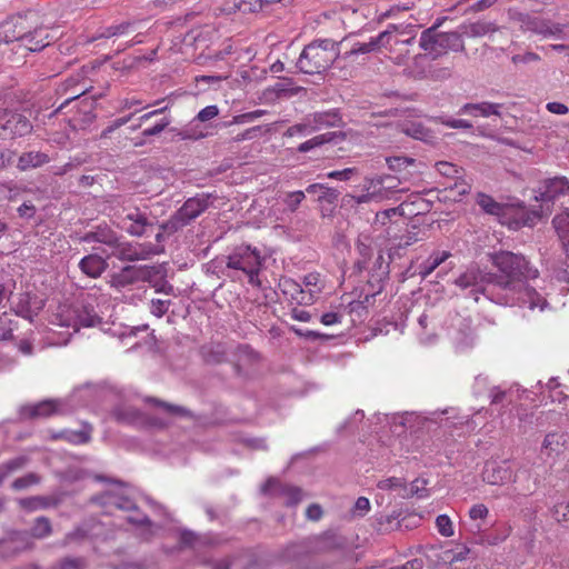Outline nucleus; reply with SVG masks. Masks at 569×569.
<instances>
[{
  "label": "nucleus",
  "instance_id": "nucleus-4",
  "mask_svg": "<svg viewBox=\"0 0 569 569\" xmlns=\"http://www.w3.org/2000/svg\"><path fill=\"white\" fill-rule=\"evenodd\" d=\"M263 258L260 251L249 244H241L233 249L227 258V267L241 271L248 282L253 287H261L259 272L261 270Z\"/></svg>",
  "mask_w": 569,
  "mask_h": 569
},
{
  "label": "nucleus",
  "instance_id": "nucleus-34",
  "mask_svg": "<svg viewBox=\"0 0 569 569\" xmlns=\"http://www.w3.org/2000/svg\"><path fill=\"white\" fill-rule=\"evenodd\" d=\"M179 136L184 140H198L207 137L208 131L200 124V121L194 118L180 130Z\"/></svg>",
  "mask_w": 569,
  "mask_h": 569
},
{
  "label": "nucleus",
  "instance_id": "nucleus-41",
  "mask_svg": "<svg viewBox=\"0 0 569 569\" xmlns=\"http://www.w3.org/2000/svg\"><path fill=\"white\" fill-rule=\"evenodd\" d=\"M52 532L51 522L47 517H39L32 526L30 538L44 539Z\"/></svg>",
  "mask_w": 569,
  "mask_h": 569
},
{
  "label": "nucleus",
  "instance_id": "nucleus-5",
  "mask_svg": "<svg viewBox=\"0 0 569 569\" xmlns=\"http://www.w3.org/2000/svg\"><path fill=\"white\" fill-rule=\"evenodd\" d=\"M437 28L438 26H433L421 32L419 46L423 51L436 59L448 50L463 49V42L458 32H438Z\"/></svg>",
  "mask_w": 569,
  "mask_h": 569
},
{
  "label": "nucleus",
  "instance_id": "nucleus-35",
  "mask_svg": "<svg viewBox=\"0 0 569 569\" xmlns=\"http://www.w3.org/2000/svg\"><path fill=\"white\" fill-rule=\"evenodd\" d=\"M450 257L448 251L437 252L431 254L423 263L420 266V274L422 277H428L431 274L442 262H445Z\"/></svg>",
  "mask_w": 569,
  "mask_h": 569
},
{
  "label": "nucleus",
  "instance_id": "nucleus-47",
  "mask_svg": "<svg viewBox=\"0 0 569 569\" xmlns=\"http://www.w3.org/2000/svg\"><path fill=\"white\" fill-rule=\"evenodd\" d=\"M130 27H131V23H129V22L107 27L102 32H100L99 34L93 37L91 40H97L99 38H111L114 36L126 34L128 32V30L130 29Z\"/></svg>",
  "mask_w": 569,
  "mask_h": 569
},
{
  "label": "nucleus",
  "instance_id": "nucleus-38",
  "mask_svg": "<svg viewBox=\"0 0 569 569\" xmlns=\"http://www.w3.org/2000/svg\"><path fill=\"white\" fill-rule=\"evenodd\" d=\"M477 203L487 213L492 216H500L503 211V206L497 202L492 197L479 193L477 197Z\"/></svg>",
  "mask_w": 569,
  "mask_h": 569
},
{
  "label": "nucleus",
  "instance_id": "nucleus-26",
  "mask_svg": "<svg viewBox=\"0 0 569 569\" xmlns=\"http://www.w3.org/2000/svg\"><path fill=\"white\" fill-rule=\"evenodd\" d=\"M389 33H379L377 37H372L368 42H357L352 46L350 51L346 52L347 57L356 54H366L378 49L388 42Z\"/></svg>",
  "mask_w": 569,
  "mask_h": 569
},
{
  "label": "nucleus",
  "instance_id": "nucleus-52",
  "mask_svg": "<svg viewBox=\"0 0 569 569\" xmlns=\"http://www.w3.org/2000/svg\"><path fill=\"white\" fill-rule=\"evenodd\" d=\"M87 563L83 558H66L57 562L51 569H86Z\"/></svg>",
  "mask_w": 569,
  "mask_h": 569
},
{
  "label": "nucleus",
  "instance_id": "nucleus-19",
  "mask_svg": "<svg viewBox=\"0 0 569 569\" xmlns=\"http://www.w3.org/2000/svg\"><path fill=\"white\" fill-rule=\"evenodd\" d=\"M569 449V435L566 432L548 433L541 446V455L556 459Z\"/></svg>",
  "mask_w": 569,
  "mask_h": 569
},
{
  "label": "nucleus",
  "instance_id": "nucleus-25",
  "mask_svg": "<svg viewBox=\"0 0 569 569\" xmlns=\"http://www.w3.org/2000/svg\"><path fill=\"white\" fill-rule=\"evenodd\" d=\"M307 117L312 127H315V132L326 128L339 127L341 122L337 111L315 112Z\"/></svg>",
  "mask_w": 569,
  "mask_h": 569
},
{
  "label": "nucleus",
  "instance_id": "nucleus-16",
  "mask_svg": "<svg viewBox=\"0 0 569 569\" xmlns=\"http://www.w3.org/2000/svg\"><path fill=\"white\" fill-rule=\"evenodd\" d=\"M417 26L412 23H390L381 33H389L388 42L381 48L388 49L390 53H395V46L412 44L417 36Z\"/></svg>",
  "mask_w": 569,
  "mask_h": 569
},
{
  "label": "nucleus",
  "instance_id": "nucleus-61",
  "mask_svg": "<svg viewBox=\"0 0 569 569\" xmlns=\"http://www.w3.org/2000/svg\"><path fill=\"white\" fill-rule=\"evenodd\" d=\"M511 61L515 64H519V63L528 64V63L540 61V57L535 52L528 51L522 54L512 56Z\"/></svg>",
  "mask_w": 569,
  "mask_h": 569
},
{
  "label": "nucleus",
  "instance_id": "nucleus-48",
  "mask_svg": "<svg viewBox=\"0 0 569 569\" xmlns=\"http://www.w3.org/2000/svg\"><path fill=\"white\" fill-rule=\"evenodd\" d=\"M436 527H437L438 532L442 537L449 538V537H452L455 533L453 523H452L451 519L449 518V516H447V515H439L436 518Z\"/></svg>",
  "mask_w": 569,
  "mask_h": 569
},
{
  "label": "nucleus",
  "instance_id": "nucleus-32",
  "mask_svg": "<svg viewBox=\"0 0 569 569\" xmlns=\"http://www.w3.org/2000/svg\"><path fill=\"white\" fill-rule=\"evenodd\" d=\"M283 292L286 295H289L292 300H296L298 303H309L311 301V293L308 296L306 292L301 289L300 284L297 283L293 280L287 279L282 283Z\"/></svg>",
  "mask_w": 569,
  "mask_h": 569
},
{
  "label": "nucleus",
  "instance_id": "nucleus-37",
  "mask_svg": "<svg viewBox=\"0 0 569 569\" xmlns=\"http://www.w3.org/2000/svg\"><path fill=\"white\" fill-rule=\"evenodd\" d=\"M552 223L561 238L563 246L569 247V210L556 216Z\"/></svg>",
  "mask_w": 569,
  "mask_h": 569
},
{
  "label": "nucleus",
  "instance_id": "nucleus-40",
  "mask_svg": "<svg viewBox=\"0 0 569 569\" xmlns=\"http://www.w3.org/2000/svg\"><path fill=\"white\" fill-rule=\"evenodd\" d=\"M28 462V459L23 456L13 458L0 466V485L11 473L22 469Z\"/></svg>",
  "mask_w": 569,
  "mask_h": 569
},
{
  "label": "nucleus",
  "instance_id": "nucleus-58",
  "mask_svg": "<svg viewBox=\"0 0 569 569\" xmlns=\"http://www.w3.org/2000/svg\"><path fill=\"white\" fill-rule=\"evenodd\" d=\"M396 191L391 187H383V183L381 186L376 187L375 190L371 191V194L373 196L375 202H380L383 200L391 199V196Z\"/></svg>",
  "mask_w": 569,
  "mask_h": 569
},
{
  "label": "nucleus",
  "instance_id": "nucleus-51",
  "mask_svg": "<svg viewBox=\"0 0 569 569\" xmlns=\"http://www.w3.org/2000/svg\"><path fill=\"white\" fill-rule=\"evenodd\" d=\"M551 516L555 520L566 526L569 525V503H557L551 510Z\"/></svg>",
  "mask_w": 569,
  "mask_h": 569
},
{
  "label": "nucleus",
  "instance_id": "nucleus-14",
  "mask_svg": "<svg viewBox=\"0 0 569 569\" xmlns=\"http://www.w3.org/2000/svg\"><path fill=\"white\" fill-rule=\"evenodd\" d=\"M146 401L152 403L159 411V415H152L147 418L151 427L166 428L171 423L172 418L190 416V411L181 406L172 405L157 398H147Z\"/></svg>",
  "mask_w": 569,
  "mask_h": 569
},
{
  "label": "nucleus",
  "instance_id": "nucleus-13",
  "mask_svg": "<svg viewBox=\"0 0 569 569\" xmlns=\"http://www.w3.org/2000/svg\"><path fill=\"white\" fill-rule=\"evenodd\" d=\"M160 251L157 250L151 243H132L127 241H117V244L112 248L109 257H116L122 261H138L147 260Z\"/></svg>",
  "mask_w": 569,
  "mask_h": 569
},
{
  "label": "nucleus",
  "instance_id": "nucleus-50",
  "mask_svg": "<svg viewBox=\"0 0 569 569\" xmlns=\"http://www.w3.org/2000/svg\"><path fill=\"white\" fill-rule=\"evenodd\" d=\"M40 481V478L38 475L30 472L23 477L17 478L11 487L14 490H23L29 488L30 486L37 485Z\"/></svg>",
  "mask_w": 569,
  "mask_h": 569
},
{
  "label": "nucleus",
  "instance_id": "nucleus-8",
  "mask_svg": "<svg viewBox=\"0 0 569 569\" xmlns=\"http://www.w3.org/2000/svg\"><path fill=\"white\" fill-rule=\"evenodd\" d=\"M97 500L106 508L114 507L119 510L133 511L134 515L127 518L128 522L132 525L142 526L150 523L149 518L137 510L134 502L120 488L104 492Z\"/></svg>",
  "mask_w": 569,
  "mask_h": 569
},
{
  "label": "nucleus",
  "instance_id": "nucleus-63",
  "mask_svg": "<svg viewBox=\"0 0 569 569\" xmlns=\"http://www.w3.org/2000/svg\"><path fill=\"white\" fill-rule=\"evenodd\" d=\"M427 480L425 479H416L411 482V487H410V492L412 495H416L418 497H426L428 496V492H427Z\"/></svg>",
  "mask_w": 569,
  "mask_h": 569
},
{
  "label": "nucleus",
  "instance_id": "nucleus-42",
  "mask_svg": "<svg viewBox=\"0 0 569 569\" xmlns=\"http://www.w3.org/2000/svg\"><path fill=\"white\" fill-rule=\"evenodd\" d=\"M387 166L390 170L401 172L415 164L416 159L406 156H393L386 158Z\"/></svg>",
  "mask_w": 569,
  "mask_h": 569
},
{
  "label": "nucleus",
  "instance_id": "nucleus-36",
  "mask_svg": "<svg viewBox=\"0 0 569 569\" xmlns=\"http://www.w3.org/2000/svg\"><path fill=\"white\" fill-rule=\"evenodd\" d=\"M400 131L417 140L431 138L430 131L419 122H406L400 126Z\"/></svg>",
  "mask_w": 569,
  "mask_h": 569
},
{
  "label": "nucleus",
  "instance_id": "nucleus-6",
  "mask_svg": "<svg viewBox=\"0 0 569 569\" xmlns=\"http://www.w3.org/2000/svg\"><path fill=\"white\" fill-rule=\"evenodd\" d=\"M210 206L209 194H197L196 197L189 198L180 209H178L169 220L161 224L163 231L171 234L181 228L188 226L191 221L198 218Z\"/></svg>",
  "mask_w": 569,
  "mask_h": 569
},
{
  "label": "nucleus",
  "instance_id": "nucleus-31",
  "mask_svg": "<svg viewBox=\"0 0 569 569\" xmlns=\"http://www.w3.org/2000/svg\"><path fill=\"white\" fill-rule=\"evenodd\" d=\"M299 91V88H293V81L290 78H283L276 84L266 89L264 94H273L276 98L282 96H293Z\"/></svg>",
  "mask_w": 569,
  "mask_h": 569
},
{
  "label": "nucleus",
  "instance_id": "nucleus-9",
  "mask_svg": "<svg viewBox=\"0 0 569 569\" xmlns=\"http://www.w3.org/2000/svg\"><path fill=\"white\" fill-rule=\"evenodd\" d=\"M59 316L60 325L72 328L74 331H78L81 327H94L101 321L93 307L89 305H78L62 309Z\"/></svg>",
  "mask_w": 569,
  "mask_h": 569
},
{
  "label": "nucleus",
  "instance_id": "nucleus-22",
  "mask_svg": "<svg viewBox=\"0 0 569 569\" xmlns=\"http://www.w3.org/2000/svg\"><path fill=\"white\" fill-rule=\"evenodd\" d=\"M263 493H281L288 497L289 503H297L302 499V491L297 487L282 486L277 479L270 478L261 488Z\"/></svg>",
  "mask_w": 569,
  "mask_h": 569
},
{
  "label": "nucleus",
  "instance_id": "nucleus-28",
  "mask_svg": "<svg viewBox=\"0 0 569 569\" xmlns=\"http://www.w3.org/2000/svg\"><path fill=\"white\" fill-rule=\"evenodd\" d=\"M49 162V157L40 151L24 152L19 157L18 168L22 171L40 167Z\"/></svg>",
  "mask_w": 569,
  "mask_h": 569
},
{
  "label": "nucleus",
  "instance_id": "nucleus-1",
  "mask_svg": "<svg viewBox=\"0 0 569 569\" xmlns=\"http://www.w3.org/2000/svg\"><path fill=\"white\" fill-rule=\"evenodd\" d=\"M490 261L499 271V274L492 273L493 283L488 286L491 301L501 306L528 307L531 310L545 309L546 299L527 284L528 280L538 278L539 271L530 266L525 256L500 250L490 253Z\"/></svg>",
  "mask_w": 569,
  "mask_h": 569
},
{
  "label": "nucleus",
  "instance_id": "nucleus-24",
  "mask_svg": "<svg viewBox=\"0 0 569 569\" xmlns=\"http://www.w3.org/2000/svg\"><path fill=\"white\" fill-rule=\"evenodd\" d=\"M500 108L501 104L488 101L466 103L460 108L459 113L488 118L490 116H500Z\"/></svg>",
  "mask_w": 569,
  "mask_h": 569
},
{
  "label": "nucleus",
  "instance_id": "nucleus-20",
  "mask_svg": "<svg viewBox=\"0 0 569 569\" xmlns=\"http://www.w3.org/2000/svg\"><path fill=\"white\" fill-rule=\"evenodd\" d=\"M569 191V181L565 177H556L548 179L543 182L538 194L535 196L536 200L550 202L561 194Z\"/></svg>",
  "mask_w": 569,
  "mask_h": 569
},
{
  "label": "nucleus",
  "instance_id": "nucleus-12",
  "mask_svg": "<svg viewBox=\"0 0 569 569\" xmlns=\"http://www.w3.org/2000/svg\"><path fill=\"white\" fill-rule=\"evenodd\" d=\"M119 227L132 237H142L148 227L152 226L146 211L138 207L123 208L118 214Z\"/></svg>",
  "mask_w": 569,
  "mask_h": 569
},
{
  "label": "nucleus",
  "instance_id": "nucleus-46",
  "mask_svg": "<svg viewBox=\"0 0 569 569\" xmlns=\"http://www.w3.org/2000/svg\"><path fill=\"white\" fill-rule=\"evenodd\" d=\"M61 437L74 445L87 443L91 438V427H84L78 431H64Z\"/></svg>",
  "mask_w": 569,
  "mask_h": 569
},
{
  "label": "nucleus",
  "instance_id": "nucleus-21",
  "mask_svg": "<svg viewBox=\"0 0 569 569\" xmlns=\"http://www.w3.org/2000/svg\"><path fill=\"white\" fill-rule=\"evenodd\" d=\"M61 402L58 400H44L34 405L21 408L20 415L23 418H48L60 412Z\"/></svg>",
  "mask_w": 569,
  "mask_h": 569
},
{
  "label": "nucleus",
  "instance_id": "nucleus-2",
  "mask_svg": "<svg viewBox=\"0 0 569 569\" xmlns=\"http://www.w3.org/2000/svg\"><path fill=\"white\" fill-rule=\"evenodd\" d=\"M338 56L339 48L333 40L315 41L303 48L297 68L306 74H319L327 71Z\"/></svg>",
  "mask_w": 569,
  "mask_h": 569
},
{
  "label": "nucleus",
  "instance_id": "nucleus-62",
  "mask_svg": "<svg viewBox=\"0 0 569 569\" xmlns=\"http://www.w3.org/2000/svg\"><path fill=\"white\" fill-rule=\"evenodd\" d=\"M170 123V120L167 118L161 119L153 127L143 130L142 134L144 137L157 136L161 133Z\"/></svg>",
  "mask_w": 569,
  "mask_h": 569
},
{
  "label": "nucleus",
  "instance_id": "nucleus-18",
  "mask_svg": "<svg viewBox=\"0 0 569 569\" xmlns=\"http://www.w3.org/2000/svg\"><path fill=\"white\" fill-rule=\"evenodd\" d=\"M483 480L493 486H502L515 480V472L510 465L503 462H489L482 472Z\"/></svg>",
  "mask_w": 569,
  "mask_h": 569
},
{
  "label": "nucleus",
  "instance_id": "nucleus-43",
  "mask_svg": "<svg viewBox=\"0 0 569 569\" xmlns=\"http://www.w3.org/2000/svg\"><path fill=\"white\" fill-rule=\"evenodd\" d=\"M64 90H70V96L67 98L66 102H69L71 100H74L86 93L88 90L87 86L84 83H81L79 78L70 77L64 82Z\"/></svg>",
  "mask_w": 569,
  "mask_h": 569
},
{
  "label": "nucleus",
  "instance_id": "nucleus-15",
  "mask_svg": "<svg viewBox=\"0 0 569 569\" xmlns=\"http://www.w3.org/2000/svg\"><path fill=\"white\" fill-rule=\"evenodd\" d=\"M31 130L32 124L23 114L0 109V137H22Z\"/></svg>",
  "mask_w": 569,
  "mask_h": 569
},
{
  "label": "nucleus",
  "instance_id": "nucleus-3",
  "mask_svg": "<svg viewBox=\"0 0 569 569\" xmlns=\"http://www.w3.org/2000/svg\"><path fill=\"white\" fill-rule=\"evenodd\" d=\"M33 17L36 16L31 14L29 18L19 17L13 23L14 30L12 36L6 34L7 41H16L19 48H23L29 52L40 51L49 46L56 38V34H52L47 27L42 26L30 30V22Z\"/></svg>",
  "mask_w": 569,
  "mask_h": 569
},
{
  "label": "nucleus",
  "instance_id": "nucleus-30",
  "mask_svg": "<svg viewBox=\"0 0 569 569\" xmlns=\"http://www.w3.org/2000/svg\"><path fill=\"white\" fill-rule=\"evenodd\" d=\"M495 31H497L496 24L489 21H476L463 27V34L470 38L483 37Z\"/></svg>",
  "mask_w": 569,
  "mask_h": 569
},
{
  "label": "nucleus",
  "instance_id": "nucleus-64",
  "mask_svg": "<svg viewBox=\"0 0 569 569\" xmlns=\"http://www.w3.org/2000/svg\"><path fill=\"white\" fill-rule=\"evenodd\" d=\"M436 167L438 172L446 177H455L458 173V168L447 161H440L436 164Z\"/></svg>",
  "mask_w": 569,
  "mask_h": 569
},
{
  "label": "nucleus",
  "instance_id": "nucleus-33",
  "mask_svg": "<svg viewBox=\"0 0 569 569\" xmlns=\"http://www.w3.org/2000/svg\"><path fill=\"white\" fill-rule=\"evenodd\" d=\"M337 137L336 132H326L322 134L315 136L313 138L300 143L297 150L301 153L309 152L315 148L321 147L325 143L331 142Z\"/></svg>",
  "mask_w": 569,
  "mask_h": 569
},
{
  "label": "nucleus",
  "instance_id": "nucleus-27",
  "mask_svg": "<svg viewBox=\"0 0 569 569\" xmlns=\"http://www.w3.org/2000/svg\"><path fill=\"white\" fill-rule=\"evenodd\" d=\"M425 421L426 419L416 412H403L393 417L396 428L401 427L411 431L420 429Z\"/></svg>",
  "mask_w": 569,
  "mask_h": 569
},
{
  "label": "nucleus",
  "instance_id": "nucleus-39",
  "mask_svg": "<svg viewBox=\"0 0 569 569\" xmlns=\"http://www.w3.org/2000/svg\"><path fill=\"white\" fill-rule=\"evenodd\" d=\"M113 416L118 421L126 422V423H134L138 422L142 415L139 410L132 408V407H118L113 410Z\"/></svg>",
  "mask_w": 569,
  "mask_h": 569
},
{
  "label": "nucleus",
  "instance_id": "nucleus-45",
  "mask_svg": "<svg viewBox=\"0 0 569 569\" xmlns=\"http://www.w3.org/2000/svg\"><path fill=\"white\" fill-rule=\"evenodd\" d=\"M306 191L301 190L286 192L282 196V202L289 211L293 212L306 199Z\"/></svg>",
  "mask_w": 569,
  "mask_h": 569
},
{
  "label": "nucleus",
  "instance_id": "nucleus-59",
  "mask_svg": "<svg viewBox=\"0 0 569 569\" xmlns=\"http://www.w3.org/2000/svg\"><path fill=\"white\" fill-rule=\"evenodd\" d=\"M219 114V109L216 104L207 106L206 108L201 109L196 119L200 122L209 121L213 118H216Z\"/></svg>",
  "mask_w": 569,
  "mask_h": 569
},
{
  "label": "nucleus",
  "instance_id": "nucleus-56",
  "mask_svg": "<svg viewBox=\"0 0 569 569\" xmlns=\"http://www.w3.org/2000/svg\"><path fill=\"white\" fill-rule=\"evenodd\" d=\"M438 121L440 123L445 124L446 127L453 128V129H471L472 128V123L465 119H449V118L439 117Z\"/></svg>",
  "mask_w": 569,
  "mask_h": 569
},
{
  "label": "nucleus",
  "instance_id": "nucleus-54",
  "mask_svg": "<svg viewBox=\"0 0 569 569\" xmlns=\"http://www.w3.org/2000/svg\"><path fill=\"white\" fill-rule=\"evenodd\" d=\"M377 486L381 490L398 491L405 488V481L402 478L390 477L380 480Z\"/></svg>",
  "mask_w": 569,
  "mask_h": 569
},
{
  "label": "nucleus",
  "instance_id": "nucleus-10",
  "mask_svg": "<svg viewBox=\"0 0 569 569\" xmlns=\"http://www.w3.org/2000/svg\"><path fill=\"white\" fill-rule=\"evenodd\" d=\"M455 283L463 290H469L476 302L479 300V295L491 300L488 286L493 283L492 273L482 272L478 268H469L456 279Z\"/></svg>",
  "mask_w": 569,
  "mask_h": 569
},
{
  "label": "nucleus",
  "instance_id": "nucleus-53",
  "mask_svg": "<svg viewBox=\"0 0 569 569\" xmlns=\"http://www.w3.org/2000/svg\"><path fill=\"white\" fill-rule=\"evenodd\" d=\"M238 362L253 363L259 360V355L249 346H240L237 352Z\"/></svg>",
  "mask_w": 569,
  "mask_h": 569
},
{
  "label": "nucleus",
  "instance_id": "nucleus-11",
  "mask_svg": "<svg viewBox=\"0 0 569 569\" xmlns=\"http://www.w3.org/2000/svg\"><path fill=\"white\" fill-rule=\"evenodd\" d=\"M159 273L157 267L148 266H127L119 272L111 274L110 286L117 290H121L128 286H131L138 281H150L152 277Z\"/></svg>",
  "mask_w": 569,
  "mask_h": 569
},
{
  "label": "nucleus",
  "instance_id": "nucleus-60",
  "mask_svg": "<svg viewBox=\"0 0 569 569\" xmlns=\"http://www.w3.org/2000/svg\"><path fill=\"white\" fill-rule=\"evenodd\" d=\"M168 300L156 299L151 301L150 311L158 318L162 317L169 309Z\"/></svg>",
  "mask_w": 569,
  "mask_h": 569
},
{
  "label": "nucleus",
  "instance_id": "nucleus-55",
  "mask_svg": "<svg viewBox=\"0 0 569 569\" xmlns=\"http://www.w3.org/2000/svg\"><path fill=\"white\" fill-rule=\"evenodd\" d=\"M358 173L357 168H345L342 170H335L327 173V178L340 180V181H348L351 179L352 176Z\"/></svg>",
  "mask_w": 569,
  "mask_h": 569
},
{
  "label": "nucleus",
  "instance_id": "nucleus-44",
  "mask_svg": "<svg viewBox=\"0 0 569 569\" xmlns=\"http://www.w3.org/2000/svg\"><path fill=\"white\" fill-rule=\"evenodd\" d=\"M312 132H315V127H312V124L310 123V120L308 119V117H306L302 120V122L289 127L286 130L284 136L286 137H305V136L311 134Z\"/></svg>",
  "mask_w": 569,
  "mask_h": 569
},
{
  "label": "nucleus",
  "instance_id": "nucleus-57",
  "mask_svg": "<svg viewBox=\"0 0 569 569\" xmlns=\"http://www.w3.org/2000/svg\"><path fill=\"white\" fill-rule=\"evenodd\" d=\"M415 7V0H407L401 3L393 4L390 7L389 10H387L382 17L383 18H391L397 16L400 11H408L411 10Z\"/></svg>",
  "mask_w": 569,
  "mask_h": 569
},
{
  "label": "nucleus",
  "instance_id": "nucleus-49",
  "mask_svg": "<svg viewBox=\"0 0 569 569\" xmlns=\"http://www.w3.org/2000/svg\"><path fill=\"white\" fill-rule=\"evenodd\" d=\"M98 242L109 246L111 249L117 244L119 237L108 227L97 228Z\"/></svg>",
  "mask_w": 569,
  "mask_h": 569
},
{
  "label": "nucleus",
  "instance_id": "nucleus-17",
  "mask_svg": "<svg viewBox=\"0 0 569 569\" xmlns=\"http://www.w3.org/2000/svg\"><path fill=\"white\" fill-rule=\"evenodd\" d=\"M33 548V541L29 532L12 531L6 538L0 540V555L3 557H13L22 551Z\"/></svg>",
  "mask_w": 569,
  "mask_h": 569
},
{
  "label": "nucleus",
  "instance_id": "nucleus-7",
  "mask_svg": "<svg viewBox=\"0 0 569 569\" xmlns=\"http://www.w3.org/2000/svg\"><path fill=\"white\" fill-rule=\"evenodd\" d=\"M519 21L522 30L537 33L543 38L565 39L569 36V24L566 23H556L529 14H520Z\"/></svg>",
  "mask_w": 569,
  "mask_h": 569
},
{
  "label": "nucleus",
  "instance_id": "nucleus-29",
  "mask_svg": "<svg viewBox=\"0 0 569 569\" xmlns=\"http://www.w3.org/2000/svg\"><path fill=\"white\" fill-rule=\"evenodd\" d=\"M306 192L309 194H317L318 201H327L333 203L338 200L339 192L322 183H312L306 188Z\"/></svg>",
  "mask_w": 569,
  "mask_h": 569
},
{
  "label": "nucleus",
  "instance_id": "nucleus-23",
  "mask_svg": "<svg viewBox=\"0 0 569 569\" xmlns=\"http://www.w3.org/2000/svg\"><path fill=\"white\" fill-rule=\"evenodd\" d=\"M108 263L99 254H88L79 262L80 270L90 278H99L107 269Z\"/></svg>",
  "mask_w": 569,
  "mask_h": 569
}]
</instances>
